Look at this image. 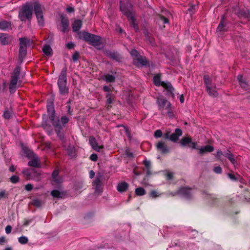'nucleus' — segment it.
<instances>
[{"instance_id": "nucleus-26", "label": "nucleus", "mask_w": 250, "mask_h": 250, "mask_svg": "<svg viewBox=\"0 0 250 250\" xmlns=\"http://www.w3.org/2000/svg\"><path fill=\"white\" fill-rule=\"evenodd\" d=\"M203 79L206 89L210 87V86H213L214 84H215V83H212L211 79L208 75H204Z\"/></svg>"}, {"instance_id": "nucleus-56", "label": "nucleus", "mask_w": 250, "mask_h": 250, "mask_svg": "<svg viewBox=\"0 0 250 250\" xmlns=\"http://www.w3.org/2000/svg\"><path fill=\"white\" fill-rule=\"evenodd\" d=\"M213 171L216 173L221 174L222 172V169L220 166H217L214 168Z\"/></svg>"}, {"instance_id": "nucleus-46", "label": "nucleus", "mask_w": 250, "mask_h": 250, "mask_svg": "<svg viewBox=\"0 0 250 250\" xmlns=\"http://www.w3.org/2000/svg\"><path fill=\"white\" fill-rule=\"evenodd\" d=\"M51 195L54 197V198H60L61 197V193L59 190L57 189H54L51 191Z\"/></svg>"}, {"instance_id": "nucleus-4", "label": "nucleus", "mask_w": 250, "mask_h": 250, "mask_svg": "<svg viewBox=\"0 0 250 250\" xmlns=\"http://www.w3.org/2000/svg\"><path fill=\"white\" fill-rule=\"evenodd\" d=\"M20 73L21 67L17 66L14 70L9 83V92L10 94H14L18 88L17 83Z\"/></svg>"}, {"instance_id": "nucleus-28", "label": "nucleus", "mask_w": 250, "mask_h": 250, "mask_svg": "<svg viewBox=\"0 0 250 250\" xmlns=\"http://www.w3.org/2000/svg\"><path fill=\"white\" fill-rule=\"evenodd\" d=\"M82 21L81 20H75L72 24V30L74 32H77L81 28L82 26Z\"/></svg>"}, {"instance_id": "nucleus-40", "label": "nucleus", "mask_w": 250, "mask_h": 250, "mask_svg": "<svg viewBox=\"0 0 250 250\" xmlns=\"http://www.w3.org/2000/svg\"><path fill=\"white\" fill-rule=\"evenodd\" d=\"M33 171H31V179L37 180L40 175V173L32 168Z\"/></svg>"}, {"instance_id": "nucleus-48", "label": "nucleus", "mask_w": 250, "mask_h": 250, "mask_svg": "<svg viewBox=\"0 0 250 250\" xmlns=\"http://www.w3.org/2000/svg\"><path fill=\"white\" fill-rule=\"evenodd\" d=\"M166 109L167 110V115L170 118H173L174 115L173 113L171 106H169L168 108H166Z\"/></svg>"}, {"instance_id": "nucleus-8", "label": "nucleus", "mask_w": 250, "mask_h": 250, "mask_svg": "<svg viewBox=\"0 0 250 250\" xmlns=\"http://www.w3.org/2000/svg\"><path fill=\"white\" fill-rule=\"evenodd\" d=\"M19 41L20 49L19 52V59L22 61L23 59L26 55L27 43L29 42V40L25 38H21L19 39Z\"/></svg>"}, {"instance_id": "nucleus-11", "label": "nucleus", "mask_w": 250, "mask_h": 250, "mask_svg": "<svg viewBox=\"0 0 250 250\" xmlns=\"http://www.w3.org/2000/svg\"><path fill=\"white\" fill-rule=\"evenodd\" d=\"M162 87H163L167 91V95L168 96H171L172 98H174L175 97L174 91V88L172 85L171 83L170 82H163L162 84Z\"/></svg>"}, {"instance_id": "nucleus-55", "label": "nucleus", "mask_w": 250, "mask_h": 250, "mask_svg": "<svg viewBox=\"0 0 250 250\" xmlns=\"http://www.w3.org/2000/svg\"><path fill=\"white\" fill-rule=\"evenodd\" d=\"M113 88L110 87L107 85L104 86L103 89L104 91L107 92V93H111L113 90Z\"/></svg>"}, {"instance_id": "nucleus-64", "label": "nucleus", "mask_w": 250, "mask_h": 250, "mask_svg": "<svg viewBox=\"0 0 250 250\" xmlns=\"http://www.w3.org/2000/svg\"><path fill=\"white\" fill-rule=\"evenodd\" d=\"M5 232L6 233L9 234L12 231V227L10 225H8L5 227Z\"/></svg>"}, {"instance_id": "nucleus-45", "label": "nucleus", "mask_w": 250, "mask_h": 250, "mask_svg": "<svg viewBox=\"0 0 250 250\" xmlns=\"http://www.w3.org/2000/svg\"><path fill=\"white\" fill-rule=\"evenodd\" d=\"M18 241L19 243H21V244H25L27 243L28 241V239L26 236H22L18 238Z\"/></svg>"}, {"instance_id": "nucleus-36", "label": "nucleus", "mask_w": 250, "mask_h": 250, "mask_svg": "<svg viewBox=\"0 0 250 250\" xmlns=\"http://www.w3.org/2000/svg\"><path fill=\"white\" fill-rule=\"evenodd\" d=\"M31 171H33L32 168L25 169L22 170V173L26 180L31 179Z\"/></svg>"}, {"instance_id": "nucleus-63", "label": "nucleus", "mask_w": 250, "mask_h": 250, "mask_svg": "<svg viewBox=\"0 0 250 250\" xmlns=\"http://www.w3.org/2000/svg\"><path fill=\"white\" fill-rule=\"evenodd\" d=\"M59 174V170H57V169L54 170L52 174V179L59 176H58Z\"/></svg>"}, {"instance_id": "nucleus-43", "label": "nucleus", "mask_w": 250, "mask_h": 250, "mask_svg": "<svg viewBox=\"0 0 250 250\" xmlns=\"http://www.w3.org/2000/svg\"><path fill=\"white\" fill-rule=\"evenodd\" d=\"M3 116L5 119H9L12 117V112L8 109H6L4 111Z\"/></svg>"}, {"instance_id": "nucleus-20", "label": "nucleus", "mask_w": 250, "mask_h": 250, "mask_svg": "<svg viewBox=\"0 0 250 250\" xmlns=\"http://www.w3.org/2000/svg\"><path fill=\"white\" fill-rule=\"evenodd\" d=\"M128 184L125 181H123L118 184L117 189L120 192H124L128 189Z\"/></svg>"}, {"instance_id": "nucleus-32", "label": "nucleus", "mask_w": 250, "mask_h": 250, "mask_svg": "<svg viewBox=\"0 0 250 250\" xmlns=\"http://www.w3.org/2000/svg\"><path fill=\"white\" fill-rule=\"evenodd\" d=\"M11 26V23L5 20L0 21V29L5 31Z\"/></svg>"}, {"instance_id": "nucleus-35", "label": "nucleus", "mask_w": 250, "mask_h": 250, "mask_svg": "<svg viewBox=\"0 0 250 250\" xmlns=\"http://www.w3.org/2000/svg\"><path fill=\"white\" fill-rule=\"evenodd\" d=\"M224 156L227 158L233 165H235L236 161L235 159L234 156L232 153L229 151L225 152Z\"/></svg>"}, {"instance_id": "nucleus-38", "label": "nucleus", "mask_w": 250, "mask_h": 250, "mask_svg": "<svg viewBox=\"0 0 250 250\" xmlns=\"http://www.w3.org/2000/svg\"><path fill=\"white\" fill-rule=\"evenodd\" d=\"M156 16H157V20L159 21H162L163 23L166 24V23H169V20H168V19L166 18V17H164L162 15L159 14H157Z\"/></svg>"}, {"instance_id": "nucleus-54", "label": "nucleus", "mask_w": 250, "mask_h": 250, "mask_svg": "<svg viewBox=\"0 0 250 250\" xmlns=\"http://www.w3.org/2000/svg\"><path fill=\"white\" fill-rule=\"evenodd\" d=\"M150 196L153 198H156L160 196V194L155 190H152L149 193Z\"/></svg>"}, {"instance_id": "nucleus-3", "label": "nucleus", "mask_w": 250, "mask_h": 250, "mask_svg": "<svg viewBox=\"0 0 250 250\" xmlns=\"http://www.w3.org/2000/svg\"><path fill=\"white\" fill-rule=\"evenodd\" d=\"M78 35L80 39H83L92 46H95L101 44V38L99 36L85 31L79 32Z\"/></svg>"}, {"instance_id": "nucleus-1", "label": "nucleus", "mask_w": 250, "mask_h": 250, "mask_svg": "<svg viewBox=\"0 0 250 250\" xmlns=\"http://www.w3.org/2000/svg\"><path fill=\"white\" fill-rule=\"evenodd\" d=\"M46 109L48 116L57 135L60 139L62 140L64 138L63 129L69 121V118L66 115H63L61 118L56 116L53 100L47 101Z\"/></svg>"}, {"instance_id": "nucleus-12", "label": "nucleus", "mask_w": 250, "mask_h": 250, "mask_svg": "<svg viewBox=\"0 0 250 250\" xmlns=\"http://www.w3.org/2000/svg\"><path fill=\"white\" fill-rule=\"evenodd\" d=\"M228 30V27H227V22L225 16H223L220 21L219 25L217 28L216 31L218 34H220L221 32H226Z\"/></svg>"}, {"instance_id": "nucleus-31", "label": "nucleus", "mask_w": 250, "mask_h": 250, "mask_svg": "<svg viewBox=\"0 0 250 250\" xmlns=\"http://www.w3.org/2000/svg\"><path fill=\"white\" fill-rule=\"evenodd\" d=\"M191 140L192 139L190 137H183L181 140L180 143L183 146H188L190 143H191Z\"/></svg>"}, {"instance_id": "nucleus-25", "label": "nucleus", "mask_w": 250, "mask_h": 250, "mask_svg": "<svg viewBox=\"0 0 250 250\" xmlns=\"http://www.w3.org/2000/svg\"><path fill=\"white\" fill-rule=\"evenodd\" d=\"M216 88V84H214L213 86L206 89L207 92L210 96L213 97H217L218 96V93L215 90Z\"/></svg>"}, {"instance_id": "nucleus-52", "label": "nucleus", "mask_w": 250, "mask_h": 250, "mask_svg": "<svg viewBox=\"0 0 250 250\" xmlns=\"http://www.w3.org/2000/svg\"><path fill=\"white\" fill-rule=\"evenodd\" d=\"M80 56V53L78 51H75V53L72 55V60L74 62H76L78 61L79 58Z\"/></svg>"}, {"instance_id": "nucleus-30", "label": "nucleus", "mask_w": 250, "mask_h": 250, "mask_svg": "<svg viewBox=\"0 0 250 250\" xmlns=\"http://www.w3.org/2000/svg\"><path fill=\"white\" fill-rule=\"evenodd\" d=\"M161 74H157L153 77V81L155 85L157 86H162L164 82L161 81Z\"/></svg>"}, {"instance_id": "nucleus-47", "label": "nucleus", "mask_w": 250, "mask_h": 250, "mask_svg": "<svg viewBox=\"0 0 250 250\" xmlns=\"http://www.w3.org/2000/svg\"><path fill=\"white\" fill-rule=\"evenodd\" d=\"M130 54L134 58H137L140 55L139 53L135 49H131Z\"/></svg>"}, {"instance_id": "nucleus-19", "label": "nucleus", "mask_w": 250, "mask_h": 250, "mask_svg": "<svg viewBox=\"0 0 250 250\" xmlns=\"http://www.w3.org/2000/svg\"><path fill=\"white\" fill-rule=\"evenodd\" d=\"M61 24L62 29V31L65 33L67 30L69 24V21L67 18H65L63 16L61 17Z\"/></svg>"}, {"instance_id": "nucleus-27", "label": "nucleus", "mask_w": 250, "mask_h": 250, "mask_svg": "<svg viewBox=\"0 0 250 250\" xmlns=\"http://www.w3.org/2000/svg\"><path fill=\"white\" fill-rule=\"evenodd\" d=\"M134 62L135 63H139L142 65L145 66L147 63L146 57L140 55L137 58H134Z\"/></svg>"}, {"instance_id": "nucleus-39", "label": "nucleus", "mask_w": 250, "mask_h": 250, "mask_svg": "<svg viewBox=\"0 0 250 250\" xmlns=\"http://www.w3.org/2000/svg\"><path fill=\"white\" fill-rule=\"evenodd\" d=\"M42 204V201L39 199H34L31 202V204L36 208H40Z\"/></svg>"}, {"instance_id": "nucleus-34", "label": "nucleus", "mask_w": 250, "mask_h": 250, "mask_svg": "<svg viewBox=\"0 0 250 250\" xmlns=\"http://www.w3.org/2000/svg\"><path fill=\"white\" fill-rule=\"evenodd\" d=\"M42 50L43 53L47 56H50L52 55V50L49 45H44Z\"/></svg>"}, {"instance_id": "nucleus-2", "label": "nucleus", "mask_w": 250, "mask_h": 250, "mask_svg": "<svg viewBox=\"0 0 250 250\" xmlns=\"http://www.w3.org/2000/svg\"><path fill=\"white\" fill-rule=\"evenodd\" d=\"M57 85L59 93L62 96H66L69 93V86L67 85V68L63 67L58 77Z\"/></svg>"}, {"instance_id": "nucleus-22", "label": "nucleus", "mask_w": 250, "mask_h": 250, "mask_svg": "<svg viewBox=\"0 0 250 250\" xmlns=\"http://www.w3.org/2000/svg\"><path fill=\"white\" fill-rule=\"evenodd\" d=\"M235 13L239 18H248L250 15L249 11L244 9L235 10Z\"/></svg>"}, {"instance_id": "nucleus-58", "label": "nucleus", "mask_w": 250, "mask_h": 250, "mask_svg": "<svg viewBox=\"0 0 250 250\" xmlns=\"http://www.w3.org/2000/svg\"><path fill=\"white\" fill-rule=\"evenodd\" d=\"M166 177L167 180H171L173 179V173L170 172H167L166 175Z\"/></svg>"}, {"instance_id": "nucleus-42", "label": "nucleus", "mask_w": 250, "mask_h": 250, "mask_svg": "<svg viewBox=\"0 0 250 250\" xmlns=\"http://www.w3.org/2000/svg\"><path fill=\"white\" fill-rule=\"evenodd\" d=\"M105 78L106 82L108 83H112L114 82L115 80V77L113 75L110 74L106 75L105 77Z\"/></svg>"}, {"instance_id": "nucleus-37", "label": "nucleus", "mask_w": 250, "mask_h": 250, "mask_svg": "<svg viewBox=\"0 0 250 250\" xmlns=\"http://www.w3.org/2000/svg\"><path fill=\"white\" fill-rule=\"evenodd\" d=\"M135 194L137 196H143L146 194V190L142 187L137 188L135 190Z\"/></svg>"}, {"instance_id": "nucleus-24", "label": "nucleus", "mask_w": 250, "mask_h": 250, "mask_svg": "<svg viewBox=\"0 0 250 250\" xmlns=\"http://www.w3.org/2000/svg\"><path fill=\"white\" fill-rule=\"evenodd\" d=\"M127 19L130 22V25L133 27L136 32H138L139 30V28L138 24L136 22V19L133 15L127 17Z\"/></svg>"}, {"instance_id": "nucleus-44", "label": "nucleus", "mask_w": 250, "mask_h": 250, "mask_svg": "<svg viewBox=\"0 0 250 250\" xmlns=\"http://www.w3.org/2000/svg\"><path fill=\"white\" fill-rule=\"evenodd\" d=\"M71 101L69 100L66 103L65 108L67 109V114L70 116L72 115V112L71 110Z\"/></svg>"}, {"instance_id": "nucleus-9", "label": "nucleus", "mask_w": 250, "mask_h": 250, "mask_svg": "<svg viewBox=\"0 0 250 250\" xmlns=\"http://www.w3.org/2000/svg\"><path fill=\"white\" fill-rule=\"evenodd\" d=\"M132 5L128 2L120 1V10L127 18L132 15Z\"/></svg>"}, {"instance_id": "nucleus-16", "label": "nucleus", "mask_w": 250, "mask_h": 250, "mask_svg": "<svg viewBox=\"0 0 250 250\" xmlns=\"http://www.w3.org/2000/svg\"><path fill=\"white\" fill-rule=\"evenodd\" d=\"M157 149L162 154H166L169 152V149L163 141H159L156 145Z\"/></svg>"}, {"instance_id": "nucleus-14", "label": "nucleus", "mask_w": 250, "mask_h": 250, "mask_svg": "<svg viewBox=\"0 0 250 250\" xmlns=\"http://www.w3.org/2000/svg\"><path fill=\"white\" fill-rule=\"evenodd\" d=\"M157 102L160 110H163L164 108H168L171 105L170 103L164 98H158Z\"/></svg>"}, {"instance_id": "nucleus-50", "label": "nucleus", "mask_w": 250, "mask_h": 250, "mask_svg": "<svg viewBox=\"0 0 250 250\" xmlns=\"http://www.w3.org/2000/svg\"><path fill=\"white\" fill-rule=\"evenodd\" d=\"M10 181L13 184L17 183L19 181V177L16 175H13L10 177Z\"/></svg>"}, {"instance_id": "nucleus-61", "label": "nucleus", "mask_w": 250, "mask_h": 250, "mask_svg": "<svg viewBox=\"0 0 250 250\" xmlns=\"http://www.w3.org/2000/svg\"><path fill=\"white\" fill-rule=\"evenodd\" d=\"M53 181L56 184H60L62 182V179L61 177L58 176L52 179Z\"/></svg>"}, {"instance_id": "nucleus-41", "label": "nucleus", "mask_w": 250, "mask_h": 250, "mask_svg": "<svg viewBox=\"0 0 250 250\" xmlns=\"http://www.w3.org/2000/svg\"><path fill=\"white\" fill-rule=\"evenodd\" d=\"M145 37L146 41L151 44L153 45L154 44V39L151 37L147 32H146L145 33Z\"/></svg>"}, {"instance_id": "nucleus-51", "label": "nucleus", "mask_w": 250, "mask_h": 250, "mask_svg": "<svg viewBox=\"0 0 250 250\" xmlns=\"http://www.w3.org/2000/svg\"><path fill=\"white\" fill-rule=\"evenodd\" d=\"M163 135L162 131L160 129L156 130L154 132V136L156 138H160Z\"/></svg>"}, {"instance_id": "nucleus-10", "label": "nucleus", "mask_w": 250, "mask_h": 250, "mask_svg": "<svg viewBox=\"0 0 250 250\" xmlns=\"http://www.w3.org/2000/svg\"><path fill=\"white\" fill-rule=\"evenodd\" d=\"M103 175L99 174L97 175L95 180L93 182V186L95 187V191L97 192H102V179Z\"/></svg>"}, {"instance_id": "nucleus-21", "label": "nucleus", "mask_w": 250, "mask_h": 250, "mask_svg": "<svg viewBox=\"0 0 250 250\" xmlns=\"http://www.w3.org/2000/svg\"><path fill=\"white\" fill-rule=\"evenodd\" d=\"M237 80L240 86L245 89H247L249 87V84L246 81V79L243 77L242 75H238L237 76Z\"/></svg>"}, {"instance_id": "nucleus-53", "label": "nucleus", "mask_w": 250, "mask_h": 250, "mask_svg": "<svg viewBox=\"0 0 250 250\" xmlns=\"http://www.w3.org/2000/svg\"><path fill=\"white\" fill-rule=\"evenodd\" d=\"M68 154L69 156L72 157H75L76 156L75 150L74 149V148L71 147L68 149Z\"/></svg>"}, {"instance_id": "nucleus-29", "label": "nucleus", "mask_w": 250, "mask_h": 250, "mask_svg": "<svg viewBox=\"0 0 250 250\" xmlns=\"http://www.w3.org/2000/svg\"><path fill=\"white\" fill-rule=\"evenodd\" d=\"M10 38L8 34L1 33L0 35V42L2 45L7 44L9 42Z\"/></svg>"}, {"instance_id": "nucleus-17", "label": "nucleus", "mask_w": 250, "mask_h": 250, "mask_svg": "<svg viewBox=\"0 0 250 250\" xmlns=\"http://www.w3.org/2000/svg\"><path fill=\"white\" fill-rule=\"evenodd\" d=\"M180 193L186 198L189 199L192 196L191 188L187 187H182L179 189Z\"/></svg>"}, {"instance_id": "nucleus-60", "label": "nucleus", "mask_w": 250, "mask_h": 250, "mask_svg": "<svg viewBox=\"0 0 250 250\" xmlns=\"http://www.w3.org/2000/svg\"><path fill=\"white\" fill-rule=\"evenodd\" d=\"M66 46L68 49H71L75 47V44L72 42H70L66 44Z\"/></svg>"}, {"instance_id": "nucleus-5", "label": "nucleus", "mask_w": 250, "mask_h": 250, "mask_svg": "<svg viewBox=\"0 0 250 250\" xmlns=\"http://www.w3.org/2000/svg\"><path fill=\"white\" fill-rule=\"evenodd\" d=\"M34 11L37 19L38 22L40 26H44V18L42 9L44 6L39 2H34L33 3Z\"/></svg>"}, {"instance_id": "nucleus-62", "label": "nucleus", "mask_w": 250, "mask_h": 250, "mask_svg": "<svg viewBox=\"0 0 250 250\" xmlns=\"http://www.w3.org/2000/svg\"><path fill=\"white\" fill-rule=\"evenodd\" d=\"M188 146L193 149H198L197 147V143L196 142H192L191 141V143H190V144L188 145Z\"/></svg>"}, {"instance_id": "nucleus-13", "label": "nucleus", "mask_w": 250, "mask_h": 250, "mask_svg": "<svg viewBox=\"0 0 250 250\" xmlns=\"http://www.w3.org/2000/svg\"><path fill=\"white\" fill-rule=\"evenodd\" d=\"M89 143L93 149L98 152H100L104 148V146H99L96 140L93 136H90L89 138Z\"/></svg>"}, {"instance_id": "nucleus-57", "label": "nucleus", "mask_w": 250, "mask_h": 250, "mask_svg": "<svg viewBox=\"0 0 250 250\" xmlns=\"http://www.w3.org/2000/svg\"><path fill=\"white\" fill-rule=\"evenodd\" d=\"M90 159L92 161L96 162L98 160V155L95 153H93L90 155Z\"/></svg>"}, {"instance_id": "nucleus-18", "label": "nucleus", "mask_w": 250, "mask_h": 250, "mask_svg": "<svg viewBox=\"0 0 250 250\" xmlns=\"http://www.w3.org/2000/svg\"><path fill=\"white\" fill-rule=\"evenodd\" d=\"M182 130L180 128H176L174 132L170 134V140L173 142H176L178 140L179 137L182 135Z\"/></svg>"}, {"instance_id": "nucleus-7", "label": "nucleus", "mask_w": 250, "mask_h": 250, "mask_svg": "<svg viewBox=\"0 0 250 250\" xmlns=\"http://www.w3.org/2000/svg\"><path fill=\"white\" fill-rule=\"evenodd\" d=\"M32 8L25 5L19 12V17L21 21H25L26 19L30 20L32 18Z\"/></svg>"}, {"instance_id": "nucleus-6", "label": "nucleus", "mask_w": 250, "mask_h": 250, "mask_svg": "<svg viewBox=\"0 0 250 250\" xmlns=\"http://www.w3.org/2000/svg\"><path fill=\"white\" fill-rule=\"evenodd\" d=\"M24 152L28 158H32L28 163L29 166L34 167H41V162L38 157L32 151L28 148H25L24 149Z\"/></svg>"}, {"instance_id": "nucleus-23", "label": "nucleus", "mask_w": 250, "mask_h": 250, "mask_svg": "<svg viewBox=\"0 0 250 250\" xmlns=\"http://www.w3.org/2000/svg\"><path fill=\"white\" fill-rule=\"evenodd\" d=\"M214 150V147L210 145H206V146L199 149V153L203 155L206 152H211Z\"/></svg>"}, {"instance_id": "nucleus-15", "label": "nucleus", "mask_w": 250, "mask_h": 250, "mask_svg": "<svg viewBox=\"0 0 250 250\" xmlns=\"http://www.w3.org/2000/svg\"><path fill=\"white\" fill-rule=\"evenodd\" d=\"M106 55L109 58L118 62H121L123 59L122 55L117 51H115L107 52Z\"/></svg>"}, {"instance_id": "nucleus-33", "label": "nucleus", "mask_w": 250, "mask_h": 250, "mask_svg": "<svg viewBox=\"0 0 250 250\" xmlns=\"http://www.w3.org/2000/svg\"><path fill=\"white\" fill-rule=\"evenodd\" d=\"M105 98H106V104H111L113 103L115 96L112 93H107Z\"/></svg>"}, {"instance_id": "nucleus-49", "label": "nucleus", "mask_w": 250, "mask_h": 250, "mask_svg": "<svg viewBox=\"0 0 250 250\" xmlns=\"http://www.w3.org/2000/svg\"><path fill=\"white\" fill-rule=\"evenodd\" d=\"M224 156V153H223L221 150H218L216 153L215 154V157L219 160H221L222 156Z\"/></svg>"}, {"instance_id": "nucleus-59", "label": "nucleus", "mask_w": 250, "mask_h": 250, "mask_svg": "<svg viewBox=\"0 0 250 250\" xmlns=\"http://www.w3.org/2000/svg\"><path fill=\"white\" fill-rule=\"evenodd\" d=\"M33 188V186L31 184H28L25 186V189L26 191H31Z\"/></svg>"}]
</instances>
